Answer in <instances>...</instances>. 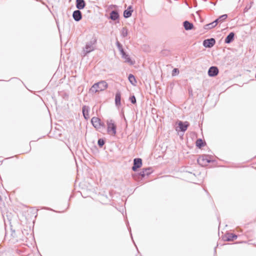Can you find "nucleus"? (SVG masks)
<instances>
[{
    "label": "nucleus",
    "mask_w": 256,
    "mask_h": 256,
    "mask_svg": "<svg viewBox=\"0 0 256 256\" xmlns=\"http://www.w3.org/2000/svg\"><path fill=\"white\" fill-rule=\"evenodd\" d=\"M96 42V38L95 36H93L90 40L86 43V46L83 49L84 56H86L88 54L94 50Z\"/></svg>",
    "instance_id": "1"
},
{
    "label": "nucleus",
    "mask_w": 256,
    "mask_h": 256,
    "mask_svg": "<svg viewBox=\"0 0 256 256\" xmlns=\"http://www.w3.org/2000/svg\"><path fill=\"white\" fill-rule=\"evenodd\" d=\"M107 83L105 81L102 80L100 82L94 84L90 88V90L92 92H96L104 90L107 88Z\"/></svg>",
    "instance_id": "2"
},
{
    "label": "nucleus",
    "mask_w": 256,
    "mask_h": 256,
    "mask_svg": "<svg viewBox=\"0 0 256 256\" xmlns=\"http://www.w3.org/2000/svg\"><path fill=\"white\" fill-rule=\"evenodd\" d=\"M210 156L208 155L200 156L198 159V162L202 166H206L208 164L212 162L210 160Z\"/></svg>",
    "instance_id": "3"
},
{
    "label": "nucleus",
    "mask_w": 256,
    "mask_h": 256,
    "mask_svg": "<svg viewBox=\"0 0 256 256\" xmlns=\"http://www.w3.org/2000/svg\"><path fill=\"white\" fill-rule=\"evenodd\" d=\"M116 126L112 120L107 121V131L109 134L115 136L116 132Z\"/></svg>",
    "instance_id": "4"
},
{
    "label": "nucleus",
    "mask_w": 256,
    "mask_h": 256,
    "mask_svg": "<svg viewBox=\"0 0 256 256\" xmlns=\"http://www.w3.org/2000/svg\"><path fill=\"white\" fill-rule=\"evenodd\" d=\"M216 44V40L214 38H208L203 41V46L205 48H210Z\"/></svg>",
    "instance_id": "5"
},
{
    "label": "nucleus",
    "mask_w": 256,
    "mask_h": 256,
    "mask_svg": "<svg viewBox=\"0 0 256 256\" xmlns=\"http://www.w3.org/2000/svg\"><path fill=\"white\" fill-rule=\"evenodd\" d=\"M142 166V160L140 158H136L134 160V164L132 167V170L134 172L137 170L138 168H140Z\"/></svg>",
    "instance_id": "6"
},
{
    "label": "nucleus",
    "mask_w": 256,
    "mask_h": 256,
    "mask_svg": "<svg viewBox=\"0 0 256 256\" xmlns=\"http://www.w3.org/2000/svg\"><path fill=\"white\" fill-rule=\"evenodd\" d=\"M91 122L93 126L97 129L100 128L104 126L101 124L100 120L97 117H93L91 120Z\"/></svg>",
    "instance_id": "7"
},
{
    "label": "nucleus",
    "mask_w": 256,
    "mask_h": 256,
    "mask_svg": "<svg viewBox=\"0 0 256 256\" xmlns=\"http://www.w3.org/2000/svg\"><path fill=\"white\" fill-rule=\"evenodd\" d=\"M218 69L216 66H210L208 70V74L210 76L214 77L217 76L218 74Z\"/></svg>",
    "instance_id": "8"
},
{
    "label": "nucleus",
    "mask_w": 256,
    "mask_h": 256,
    "mask_svg": "<svg viewBox=\"0 0 256 256\" xmlns=\"http://www.w3.org/2000/svg\"><path fill=\"white\" fill-rule=\"evenodd\" d=\"M152 172V168H142V170L139 174L140 176L142 179L145 176H148Z\"/></svg>",
    "instance_id": "9"
},
{
    "label": "nucleus",
    "mask_w": 256,
    "mask_h": 256,
    "mask_svg": "<svg viewBox=\"0 0 256 256\" xmlns=\"http://www.w3.org/2000/svg\"><path fill=\"white\" fill-rule=\"evenodd\" d=\"M178 126L180 128V130L184 132L189 126V123L188 122H183L182 121H179L178 122Z\"/></svg>",
    "instance_id": "10"
},
{
    "label": "nucleus",
    "mask_w": 256,
    "mask_h": 256,
    "mask_svg": "<svg viewBox=\"0 0 256 256\" xmlns=\"http://www.w3.org/2000/svg\"><path fill=\"white\" fill-rule=\"evenodd\" d=\"M80 10H76L73 12L72 17L76 22H79L82 18V14Z\"/></svg>",
    "instance_id": "11"
},
{
    "label": "nucleus",
    "mask_w": 256,
    "mask_h": 256,
    "mask_svg": "<svg viewBox=\"0 0 256 256\" xmlns=\"http://www.w3.org/2000/svg\"><path fill=\"white\" fill-rule=\"evenodd\" d=\"M90 107L86 106H84L82 108V114L84 116V118L86 120H88L90 118Z\"/></svg>",
    "instance_id": "12"
},
{
    "label": "nucleus",
    "mask_w": 256,
    "mask_h": 256,
    "mask_svg": "<svg viewBox=\"0 0 256 256\" xmlns=\"http://www.w3.org/2000/svg\"><path fill=\"white\" fill-rule=\"evenodd\" d=\"M133 12L132 6H130L124 12V18H128L131 16Z\"/></svg>",
    "instance_id": "13"
},
{
    "label": "nucleus",
    "mask_w": 256,
    "mask_h": 256,
    "mask_svg": "<svg viewBox=\"0 0 256 256\" xmlns=\"http://www.w3.org/2000/svg\"><path fill=\"white\" fill-rule=\"evenodd\" d=\"M115 104L117 107H119L121 104V94L120 91H118L116 94Z\"/></svg>",
    "instance_id": "14"
},
{
    "label": "nucleus",
    "mask_w": 256,
    "mask_h": 256,
    "mask_svg": "<svg viewBox=\"0 0 256 256\" xmlns=\"http://www.w3.org/2000/svg\"><path fill=\"white\" fill-rule=\"evenodd\" d=\"M234 38V33L233 32H230L226 38L224 42L226 44H230L232 42Z\"/></svg>",
    "instance_id": "15"
},
{
    "label": "nucleus",
    "mask_w": 256,
    "mask_h": 256,
    "mask_svg": "<svg viewBox=\"0 0 256 256\" xmlns=\"http://www.w3.org/2000/svg\"><path fill=\"white\" fill-rule=\"evenodd\" d=\"M86 6V2L84 0H76V8L78 10H82Z\"/></svg>",
    "instance_id": "16"
},
{
    "label": "nucleus",
    "mask_w": 256,
    "mask_h": 256,
    "mask_svg": "<svg viewBox=\"0 0 256 256\" xmlns=\"http://www.w3.org/2000/svg\"><path fill=\"white\" fill-rule=\"evenodd\" d=\"M122 57L125 60V62H128L130 64H134V62L132 61L128 54H127L125 52L122 54Z\"/></svg>",
    "instance_id": "17"
},
{
    "label": "nucleus",
    "mask_w": 256,
    "mask_h": 256,
    "mask_svg": "<svg viewBox=\"0 0 256 256\" xmlns=\"http://www.w3.org/2000/svg\"><path fill=\"white\" fill-rule=\"evenodd\" d=\"M118 12L116 10H112L110 13V18L112 20H116L119 18Z\"/></svg>",
    "instance_id": "18"
},
{
    "label": "nucleus",
    "mask_w": 256,
    "mask_h": 256,
    "mask_svg": "<svg viewBox=\"0 0 256 256\" xmlns=\"http://www.w3.org/2000/svg\"><path fill=\"white\" fill-rule=\"evenodd\" d=\"M183 26L185 30H191L194 28L192 23L190 22L188 20H186L183 22Z\"/></svg>",
    "instance_id": "19"
},
{
    "label": "nucleus",
    "mask_w": 256,
    "mask_h": 256,
    "mask_svg": "<svg viewBox=\"0 0 256 256\" xmlns=\"http://www.w3.org/2000/svg\"><path fill=\"white\" fill-rule=\"evenodd\" d=\"M227 18H228V15L226 14L222 15V16H220L215 20H214V22L217 24H218V22H223Z\"/></svg>",
    "instance_id": "20"
},
{
    "label": "nucleus",
    "mask_w": 256,
    "mask_h": 256,
    "mask_svg": "<svg viewBox=\"0 0 256 256\" xmlns=\"http://www.w3.org/2000/svg\"><path fill=\"white\" fill-rule=\"evenodd\" d=\"M128 80H129L130 83L132 85H133V86L136 85L137 82L133 74H130L128 76Z\"/></svg>",
    "instance_id": "21"
},
{
    "label": "nucleus",
    "mask_w": 256,
    "mask_h": 256,
    "mask_svg": "<svg viewBox=\"0 0 256 256\" xmlns=\"http://www.w3.org/2000/svg\"><path fill=\"white\" fill-rule=\"evenodd\" d=\"M238 236L235 234H228L226 240L230 242L233 241L234 239L237 238Z\"/></svg>",
    "instance_id": "22"
},
{
    "label": "nucleus",
    "mask_w": 256,
    "mask_h": 256,
    "mask_svg": "<svg viewBox=\"0 0 256 256\" xmlns=\"http://www.w3.org/2000/svg\"><path fill=\"white\" fill-rule=\"evenodd\" d=\"M216 25L217 24L216 23H214V21L212 22L206 24L204 26V28L206 30H210L212 28H214Z\"/></svg>",
    "instance_id": "23"
},
{
    "label": "nucleus",
    "mask_w": 256,
    "mask_h": 256,
    "mask_svg": "<svg viewBox=\"0 0 256 256\" xmlns=\"http://www.w3.org/2000/svg\"><path fill=\"white\" fill-rule=\"evenodd\" d=\"M204 144V142L201 138H198L196 141V146L200 148H202Z\"/></svg>",
    "instance_id": "24"
},
{
    "label": "nucleus",
    "mask_w": 256,
    "mask_h": 256,
    "mask_svg": "<svg viewBox=\"0 0 256 256\" xmlns=\"http://www.w3.org/2000/svg\"><path fill=\"white\" fill-rule=\"evenodd\" d=\"M116 45L121 54L125 52L122 48V44L118 40H116Z\"/></svg>",
    "instance_id": "25"
},
{
    "label": "nucleus",
    "mask_w": 256,
    "mask_h": 256,
    "mask_svg": "<svg viewBox=\"0 0 256 256\" xmlns=\"http://www.w3.org/2000/svg\"><path fill=\"white\" fill-rule=\"evenodd\" d=\"M128 36V30L126 28H123L122 30V36L124 38Z\"/></svg>",
    "instance_id": "26"
},
{
    "label": "nucleus",
    "mask_w": 256,
    "mask_h": 256,
    "mask_svg": "<svg viewBox=\"0 0 256 256\" xmlns=\"http://www.w3.org/2000/svg\"><path fill=\"white\" fill-rule=\"evenodd\" d=\"M105 143V141L102 138L98 140V144L100 148H102Z\"/></svg>",
    "instance_id": "27"
},
{
    "label": "nucleus",
    "mask_w": 256,
    "mask_h": 256,
    "mask_svg": "<svg viewBox=\"0 0 256 256\" xmlns=\"http://www.w3.org/2000/svg\"><path fill=\"white\" fill-rule=\"evenodd\" d=\"M130 102L133 104H135L136 103V97L134 96H131L130 98Z\"/></svg>",
    "instance_id": "28"
},
{
    "label": "nucleus",
    "mask_w": 256,
    "mask_h": 256,
    "mask_svg": "<svg viewBox=\"0 0 256 256\" xmlns=\"http://www.w3.org/2000/svg\"><path fill=\"white\" fill-rule=\"evenodd\" d=\"M179 73V70L178 68H175L172 70V76H174L176 74H178Z\"/></svg>",
    "instance_id": "29"
},
{
    "label": "nucleus",
    "mask_w": 256,
    "mask_h": 256,
    "mask_svg": "<svg viewBox=\"0 0 256 256\" xmlns=\"http://www.w3.org/2000/svg\"><path fill=\"white\" fill-rule=\"evenodd\" d=\"M250 8H251V5H250V6L247 5L244 8V12H247Z\"/></svg>",
    "instance_id": "30"
},
{
    "label": "nucleus",
    "mask_w": 256,
    "mask_h": 256,
    "mask_svg": "<svg viewBox=\"0 0 256 256\" xmlns=\"http://www.w3.org/2000/svg\"><path fill=\"white\" fill-rule=\"evenodd\" d=\"M188 174H192V175L193 176H195V174H192V172H188Z\"/></svg>",
    "instance_id": "31"
},
{
    "label": "nucleus",
    "mask_w": 256,
    "mask_h": 256,
    "mask_svg": "<svg viewBox=\"0 0 256 256\" xmlns=\"http://www.w3.org/2000/svg\"><path fill=\"white\" fill-rule=\"evenodd\" d=\"M214 252L215 253L216 252V248L214 249Z\"/></svg>",
    "instance_id": "32"
}]
</instances>
